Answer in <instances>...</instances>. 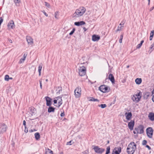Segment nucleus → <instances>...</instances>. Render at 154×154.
Returning <instances> with one entry per match:
<instances>
[{
    "instance_id": "obj_36",
    "label": "nucleus",
    "mask_w": 154,
    "mask_h": 154,
    "mask_svg": "<svg viewBox=\"0 0 154 154\" xmlns=\"http://www.w3.org/2000/svg\"><path fill=\"white\" fill-rule=\"evenodd\" d=\"M25 60V59L23 58H21L20 60L19 63H23Z\"/></svg>"
},
{
    "instance_id": "obj_25",
    "label": "nucleus",
    "mask_w": 154,
    "mask_h": 154,
    "mask_svg": "<svg viewBox=\"0 0 154 154\" xmlns=\"http://www.w3.org/2000/svg\"><path fill=\"white\" fill-rule=\"evenodd\" d=\"M55 108L52 106H50L48 108V112L49 113L54 112Z\"/></svg>"
},
{
    "instance_id": "obj_50",
    "label": "nucleus",
    "mask_w": 154,
    "mask_h": 154,
    "mask_svg": "<svg viewBox=\"0 0 154 154\" xmlns=\"http://www.w3.org/2000/svg\"><path fill=\"white\" fill-rule=\"evenodd\" d=\"M27 53H25L23 55V58L26 59L27 56Z\"/></svg>"
},
{
    "instance_id": "obj_54",
    "label": "nucleus",
    "mask_w": 154,
    "mask_h": 154,
    "mask_svg": "<svg viewBox=\"0 0 154 154\" xmlns=\"http://www.w3.org/2000/svg\"><path fill=\"white\" fill-rule=\"evenodd\" d=\"M146 148H148L149 150H150L151 149V148L149 146L146 145Z\"/></svg>"
},
{
    "instance_id": "obj_16",
    "label": "nucleus",
    "mask_w": 154,
    "mask_h": 154,
    "mask_svg": "<svg viewBox=\"0 0 154 154\" xmlns=\"http://www.w3.org/2000/svg\"><path fill=\"white\" fill-rule=\"evenodd\" d=\"M138 130L139 132V133L140 134H142L143 133V125H140L138 127Z\"/></svg>"
},
{
    "instance_id": "obj_45",
    "label": "nucleus",
    "mask_w": 154,
    "mask_h": 154,
    "mask_svg": "<svg viewBox=\"0 0 154 154\" xmlns=\"http://www.w3.org/2000/svg\"><path fill=\"white\" fill-rule=\"evenodd\" d=\"M154 30H152L151 32L150 36H152L153 37V35H154Z\"/></svg>"
},
{
    "instance_id": "obj_20",
    "label": "nucleus",
    "mask_w": 154,
    "mask_h": 154,
    "mask_svg": "<svg viewBox=\"0 0 154 154\" xmlns=\"http://www.w3.org/2000/svg\"><path fill=\"white\" fill-rule=\"evenodd\" d=\"M149 119L152 121H154V113H150L148 115Z\"/></svg>"
},
{
    "instance_id": "obj_18",
    "label": "nucleus",
    "mask_w": 154,
    "mask_h": 154,
    "mask_svg": "<svg viewBox=\"0 0 154 154\" xmlns=\"http://www.w3.org/2000/svg\"><path fill=\"white\" fill-rule=\"evenodd\" d=\"M125 115H126V119L127 120H130L132 116V113L131 112H128V113L126 112L125 114Z\"/></svg>"
},
{
    "instance_id": "obj_37",
    "label": "nucleus",
    "mask_w": 154,
    "mask_h": 154,
    "mask_svg": "<svg viewBox=\"0 0 154 154\" xmlns=\"http://www.w3.org/2000/svg\"><path fill=\"white\" fill-rule=\"evenodd\" d=\"M58 12L57 11L55 13L54 17L56 19H57L58 18Z\"/></svg>"
},
{
    "instance_id": "obj_53",
    "label": "nucleus",
    "mask_w": 154,
    "mask_h": 154,
    "mask_svg": "<svg viewBox=\"0 0 154 154\" xmlns=\"http://www.w3.org/2000/svg\"><path fill=\"white\" fill-rule=\"evenodd\" d=\"M23 124L24 127L26 126V122L25 120H23Z\"/></svg>"
},
{
    "instance_id": "obj_61",
    "label": "nucleus",
    "mask_w": 154,
    "mask_h": 154,
    "mask_svg": "<svg viewBox=\"0 0 154 154\" xmlns=\"http://www.w3.org/2000/svg\"><path fill=\"white\" fill-rule=\"evenodd\" d=\"M148 5H150V0H148Z\"/></svg>"
},
{
    "instance_id": "obj_1",
    "label": "nucleus",
    "mask_w": 154,
    "mask_h": 154,
    "mask_svg": "<svg viewBox=\"0 0 154 154\" xmlns=\"http://www.w3.org/2000/svg\"><path fill=\"white\" fill-rule=\"evenodd\" d=\"M86 9L83 7H82L76 10L72 15L73 17H78L82 16L85 11Z\"/></svg>"
},
{
    "instance_id": "obj_38",
    "label": "nucleus",
    "mask_w": 154,
    "mask_h": 154,
    "mask_svg": "<svg viewBox=\"0 0 154 154\" xmlns=\"http://www.w3.org/2000/svg\"><path fill=\"white\" fill-rule=\"evenodd\" d=\"M9 76L8 75H6L5 76V81H8L9 79Z\"/></svg>"
},
{
    "instance_id": "obj_31",
    "label": "nucleus",
    "mask_w": 154,
    "mask_h": 154,
    "mask_svg": "<svg viewBox=\"0 0 154 154\" xmlns=\"http://www.w3.org/2000/svg\"><path fill=\"white\" fill-rule=\"evenodd\" d=\"M89 101H99V100L97 99H95L93 97H92L91 99L89 100Z\"/></svg>"
},
{
    "instance_id": "obj_10",
    "label": "nucleus",
    "mask_w": 154,
    "mask_h": 154,
    "mask_svg": "<svg viewBox=\"0 0 154 154\" xmlns=\"http://www.w3.org/2000/svg\"><path fill=\"white\" fill-rule=\"evenodd\" d=\"M26 39L29 45H32L33 43V39L30 36H27Z\"/></svg>"
},
{
    "instance_id": "obj_15",
    "label": "nucleus",
    "mask_w": 154,
    "mask_h": 154,
    "mask_svg": "<svg viewBox=\"0 0 154 154\" xmlns=\"http://www.w3.org/2000/svg\"><path fill=\"white\" fill-rule=\"evenodd\" d=\"M62 97L59 96L56 97L57 101L58 102V107H59L62 104V99H61Z\"/></svg>"
},
{
    "instance_id": "obj_41",
    "label": "nucleus",
    "mask_w": 154,
    "mask_h": 154,
    "mask_svg": "<svg viewBox=\"0 0 154 154\" xmlns=\"http://www.w3.org/2000/svg\"><path fill=\"white\" fill-rule=\"evenodd\" d=\"M45 5L46 6H47L48 8H50V4L48 3H47V2H45Z\"/></svg>"
},
{
    "instance_id": "obj_24",
    "label": "nucleus",
    "mask_w": 154,
    "mask_h": 154,
    "mask_svg": "<svg viewBox=\"0 0 154 154\" xmlns=\"http://www.w3.org/2000/svg\"><path fill=\"white\" fill-rule=\"evenodd\" d=\"M57 94H60V92L62 91V88L60 87H58L57 88L56 90Z\"/></svg>"
},
{
    "instance_id": "obj_22",
    "label": "nucleus",
    "mask_w": 154,
    "mask_h": 154,
    "mask_svg": "<svg viewBox=\"0 0 154 154\" xmlns=\"http://www.w3.org/2000/svg\"><path fill=\"white\" fill-rule=\"evenodd\" d=\"M53 152L48 148L46 149L45 150V154H53Z\"/></svg>"
},
{
    "instance_id": "obj_8",
    "label": "nucleus",
    "mask_w": 154,
    "mask_h": 154,
    "mask_svg": "<svg viewBox=\"0 0 154 154\" xmlns=\"http://www.w3.org/2000/svg\"><path fill=\"white\" fill-rule=\"evenodd\" d=\"M7 125L4 123L1 124L0 126V133H3L5 132L7 130Z\"/></svg>"
},
{
    "instance_id": "obj_2",
    "label": "nucleus",
    "mask_w": 154,
    "mask_h": 154,
    "mask_svg": "<svg viewBox=\"0 0 154 154\" xmlns=\"http://www.w3.org/2000/svg\"><path fill=\"white\" fill-rule=\"evenodd\" d=\"M136 149V145L133 142H131L127 148V152L128 154H133Z\"/></svg>"
},
{
    "instance_id": "obj_60",
    "label": "nucleus",
    "mask_w": 154,
    "mask_h": 154,
    "mask_svg": "<svg viewBox=\"0 0 154 154\" xmlns=\"http://www.w3.org/2000/svg\"><path fill=\"white\" fill-rule=\"evenodd\" d=\"M125 21H122V22H121V23H122V25H123H123H124V23H125Z\"/></svg>"
},
{
    "instance_id": "obj_29",
    "label": "nucleus",
    "mask_w": 154,
    "mask_h": 154,
    "mask_svg": "<svg viewBox=\"0 0 154 154\" xmlns=\"http://www.w3.org/2000/svg\"><path fill=\"white\" fill-rule=\"evenodd\" d=\"M14 2L15 3L16 5L17 6H18L19 5V4L20 3V0H14Z\"/></svg>"
},
{
    "instance_id": "obj_43",
    "label": "nucleus",
    "mask_w": 154,
    "mask_h": 154,
    "mask_svg": "<svg viewBox=\"0 0 154 154\" xmlns=\"http://www.w3.org/2000/svg\"><path fill=\"white\" fill-rule=\"evenodd\" d=\"M39 82L40 84V88L42 89V79H41L39 80Z\"/></svg>"
},
{
    "instance_id": "obj_26",
    "label": "nucleus",
    "mask_w": 154,
    "mask_h": 154,
    "mask_svg": "<svg viewBox=\"0 0 154 154\" xmlns=\"http://www.w3.org/2000/svg\"><path fill=\"white\" fill-rule=\"evenodd\" d=\"M135 81L137 84H140L142 82V80L141 78H137L135 79Z\"/></svg>"
},
{
    "instance_id": "obj_11",
    "label": "nucleus",
    "mask_w": 154,
    "mask_h": 154,
    "mask_svg": "<svg viewBox=\"0 0 154 154\" xmlns=\"http://www.w3.org/2000/svg\"><path fill=\"white\" fill-rule=\"evenodd\" d=\"M134 121L131 120L130 122L128 123V128L131 130L133 129L134 126Z\"/></svg>"
},
{
    "instance_id": "obj_56",
    "label": "nucleus",
    "mask_w": 154,
    "mask_h": 154,
    "mask_svg": "<svg viewBox=\"0 0 154 154\" xmlns=\"http://www.w3.org/2000/svg\"><path fill=\"white\" fill-rule=\"evenodd\" d=\"M154 8V7H152V8H150V10H149V11H152V10H153V9Z\"/></svg>"
},
{
    "instance_id": "obj_46",
    "label": "nucleus",
    "mask_w": 154,
    "mask_h": 154,
    "mask_svg": "<svg viewBox=\"0 0 154 154\" xmlns=\"http://www.w3.org/2000/svg\"><path fill=\"white\" fill-rule=\"evenodd\" d=\"M25 127V130H24V132L26 133H27L28 132V128H26V126L24 127Z\"/></svg>"
},
{
    "instance_id": "obj_27",
    "label": "nucleus",
    "mask_w": 154,
    "mask_h": 154,
    "mask_svg": "<svg viewBox=\"0 0 154 154\" xmlns=\"http://www.w3.org/2000/svg\"><path fill=\"white\" fill-rule=\"evenodd\" d=\"M149 95L150 93L148 92H146L144 94L143 97L145 99H146L148 98V97L149 96Z\"/></svg>"
},
{
    "instance_id": "obj_64",
    "label": "nucleus",
    "mask_w": 154,
    "mask_h": 154,
    "mask_svg": "<svg viewBox=\"0 0 154 154\" xmlns=\"http://www.w3.org/2000/svg\"><path fill=\"white\" fill-rule=\"evenodd\" d=\"M39 72V75L40 76L41 75V72Z\"/></svg>"
},
{
    "instance_id": "obj_40",
    "label": "nucleus",
    "mask_w": 154,
    "mask_h": 154,
    "mask_svg": "<svg viewBox=\"0 0 154 154\" xmlns=\"http://www.w3.org/2000/svg\"><path fill=\"white\" fill-rule=\"evenodd\" d=\"M75 31V29L74 28L73 29L72 31H71V32L69 33V35H71L72 34H73V33H74Z\"/></svg>"
},
{
    "instance_id": "obj_9",
    "label": "nucleus",
    "mask_w": 154,
    "mask_h": 154,
    "mask_svg": "<svg viewBox=\"0 0 154 154\" xmlns=\"http://www.w3.org/2000/svg\"><path fill=\"white\" fill-rule=\"evenodd\" d=\"M146 133L147 136L149 138L152 137L153 135V130L152 128L149 127L147 128Z\"/></svg>"
},
{
    "instance_id": "obj_14",
    "label": "nucleus",
    "mask_w": 154,
    "mask_h": 154,
    "mask_svg": "<svg viewBox=\"0 0 154 154\" xmlns=\"http://www.w3.org/2000/svg\"><path fill=\"white\" fill-rule=\"evenodd\" d=\"M8 26L9 28L13 29L15 27V25L14 21L12 20L10 21L8 24Z\"/></svg>"
},
{
    "instance_id": "obj_39",
    "label": "nucleus",
    "mask_w": 154,
    "mask_h": 154,
    "mask_svg": "<svg viewBox=\"0 0 154 154\" xmlns=\"http://www.w3.org/2000/svg\"><path fill=\"white\" fill-rule=\"evenodd\" d=\"M123 37V35H120V38L119 39V42L120 43H121L122 42V40Z\"/></svg>"
},
{
    "instance_id": "obj_63",
    "label": "nucleus",
    "mask_w": 154,
    "mask_h": 154,
    "mask_svg": "<svg viewBox=\"0 0 154 154\" xmlns=\"http://www.w3.org/2000/svg\"><path fill=\"white\" fill-rule=\"evenodd\" d=\"M83 29L85 31H86L87 30L86 28L85 27L83 28Z\"/></svg>"
},
{
    "instance_id": "obj_44",
    "label": "nucleus",
    "mask_w": 154,
    "mask_h": 154,
    "mask_svg": "<svg viewBox=\"0 0 154 154\" xmlns=\"http://www.w3.org/2000/svg\"><path fill=\"white\" fill-rule=\"evenodd\" d=\"M134 130L136 132H137V134H138L139 133V130H138V128H135V129H134Z\"/></svg>"
},
{
    "instance_id": "obj_48",
    "label": "nucleus",
    "mask_w": 154,
    "mask_h": 154,
    "mask_svg": "<svg viewBox=\"0 0 154 154\" xmlns=\"http://www.w3.org/2000/svg\"><path fill=\"white\" fill-rule=\"evenodd\" d=\"M37 131L36 130L34 129H31L29 131V132H32L34 131Z\"/></svg>"
},
{
    "instance_id": "obj_33",
    "label": "nucleus",
    "mask_w": 154,
    "mask_h": 154,
    "mask_svg": "<svg viewBox=\"0 0 154 154\" xmlns=\"http://www.w3.org/2000/svg\"><path fill=\"white\" fill-rule=\"evenodd\" d=\"M30 111L31 112V115L32 116L33 114L35 112V109L34 108H32L30 109Z\"/></svg>"
},
{
    "instance_id": "obj_34",
    "label": "nucleus",
    "mask_w": 154,
    "mask_h": 154,
    "mask_svg": "<svg viewBox=\"0 0 154 154\" xmlns=\"http://www.w3.org/2000/svg\"><path fill=\"white\" fill-rule=\"evenodd\" d=\"M98 106L99 107H100L102 108H104L106 107V105L105 104H101V105H98Z\"/></svg>"
},
{
    "instance_id": "obj_3",
    "label": "nucleus",
    "mask_w": 154,
    "mask_h": 154,
    "mask_svg": "<svg viewBox=\"0 0 154 154\" xmlns=\"http://www.w3.org/2000/svg\"><path fill=\"white\" fill-rule=\"evenodd\" d=\"M141 93L140 91L138 93L133 95L132 97V99L134 102H138L141 97Z\"/></svg>"
},
{
    "instance_id": "obj_59",
    "label": "nucleus",
    "mask_w": 154,
    "mask_h": 154,
    "mask_svg": "<svg viewBox=\"0 0 154 154\" xmlns=\"http://www.w3.org/2000/svg\"><path fill=\"white\" fill-rule=\"evenodd\" d=\"M154 46V43L151 45V47H150V48H152Z\"/></svg>"
},
{
    "instance_id": "obj_13",
    "label": "nucleus",
    "mask_w": 154,
    "mask_h": 154,
    "mask_svg": "<svg viewBox=\"0 0 154 154\" xmlns=\"http://www.w3.org/2000/svg\"><path fill=\"white\" fill-rule=\"evenodd\" d=\"M100 38V37L98 35H93L92 36V40L93 41H98Z\"/></svg>"
},
{
    "instance_id": "obj_4",
    "label": "nucleus",
    "mask_w": 154,
    "mask_h": 154,
    "mask_svg": "<svg viewBox=\"0 0 154 154\" xmlns=\"http://www.w3.org/2000/svg\"><path fill=\"white\" fill-rule=\"evenodd\" d=\"M99 90L102 92L106 93L108 92L110 90L108 87L105 85H102L100 86L99 88Z\"/></svg>"
},
{
    "instance_id": "obj_57",
    "label": "nucleus",
    "mask_w": 154,
    "mask_h": 154,
    "mask_svg": "<svg viewBox=\"0 0 154 154\" xmlns=\"http://www.w3.org/2000/svg\"><path fill=\"white\" fill-rule=\"evenodd\" d=\"M57 100H54V103H57Z\"/></svg>"
},
{
    "instance_id": "obj_21",
    "label": "nucleus",
    "mask_w": 154,
    "mask_h": 154,
    "mask_svg": "<svg viewBox=\"0 0 154 154\" xmlns=\"http://www.w3.org/2000/svg\"><path fill=\"white\" fill-rule=\"evenodd\" d=\"M85 23L83 21H81L80 22H75L74 24L77 26H80L85 24Z\"/></svg>"
},
{
    "instance_id": "obj_58",
    "label": "nucleus",
    "mask_w": 154,
    "mask_h": 154,
    "mask_svg": "<svg viewBox=\"0 0 154 154\" xmlns=\"http://www.w3.org/2000/svg\"><path fill=\"white\" fill-rule=\"evenodd\" d=\"M153 37V36H150V37H149L150 40H152V39Z\"/></svg>"
},
{
    "instance_id": "obj_23",
    "label": "nucleus",
    "mask_w": 154,
    "mask_h": 154,
    "mask_svg": "<svg viewBox=\"0 0 154 154\" xmlns=\"http://www.w3.org/2000/svg\"><path fill=\"white\" fill-rule=\"evenodd\" d=\"M35 137L36 140H38L40 137L39 133L38 132H37L35 133Z\"/></svg>"
},
{
    "instance_id": "obj_51",
    "label": "nucleus",
    "mask_w": 154,
    "mask_h": 154,
    "mask_svg": "<svg viewBox=\"0 0 154 154\" xmlns=\"http://www.w3.org/2000/svg\"><path fill=\"white\" fill-rule=\"evenodd\" d=\"M3 21V19L1 17L0 18V24L1 25V23H2Z\"/></svg>"
},
{
    "instance_id": "obj_55",
    "label": "nucleus",
    "mask_w": 154,
    "mask_h": 154,
    "mask_svg": "<svg viewBox=\"0 0 154 154\" xmlns=\"http://www.w3.org/2000/svg\"><path fill=\"white\" fill-rule=\"evenodd\" d=\"M64 116V112L60 114V116H61V117L63 116Z\"/></svg>"
},
{
    "instance_id": "obj_42",
    "label": "nucleus",
    "mask_w": 154,
    "mask_h": 154,
    "mask_svg": "<svg viewBox=\"0 0 154 154\" xmlns=\"http://www.w3.org/2000/svg\"><path fill=\"white\" fill-rule=\"evenodd\" d=\"M147 143V141L145 140H144L142 142V145H145Z\"/></svg>"
},
{
    "instance_id": "obj_35",
    "label": "nucleus",
    "mask_w": 154,
    "mask_h": 154,
    "mask_svg": "<svg viewBox=\"0 0 154 154\" xmlns=\"http://www.w3.org/2000/svg\"><path fill=\"white\" fill-rule=\"evenodd\" d=\"M42 63H41L40 64L39 66L38 67V72H41L42 69Z\"/></svg>"
},
{
    "instance_id": "obj_32",
    "label": "nucleus",
    "mask_w": 154,
    "mask_h": 154,
    "mask_svg": "<svg viewBox=\"0 0 154 154\" xmlns=\"http://www.w3.org/2000/svg\"><path fill=\"white\" fill-rule=\"evenodd\" d=\"M110 147L108 146L106 148V152L105 154H109L110 153Z\"/></svg>"
},
{
    "instance_id": "obj_6",
    "label": "nucleus",
    "mask_w": 154,
    "mask_h": 154,
    "mask_svg": "<svg viewBox=\"0 0 154 154\" xmlns=\"http://www.w3.org/2000/svg\"><path fill=\"white\" fill-rule=\"evenodd\" d=\"M74 92L76 98H78L79 97L81 94V88L79 87H78L75 89Z\"/></svg>"
},
{
    "instance_id": "obj_62",
    "label": "nucleus",
    "mask_w": 154,
    "mask_h": 154,
    "mask_svg": "<svg viewBox=\"0 0 154 154\" xmlns=\"http://www.w3.org/2000/svg\"><path fill=\"white\" fill-rule=\"evenodd\" d=\"M133 133L134 134H138L137 133V132H136L135 131V130H134V131H133Z\"/></svg>"
},
{
    "instance_id": "obj_7",
    "label": "nucleus",
    "mask_w": 154,
    "mask_h": 154,
    "mask_svg": "<svg viewBox=\"0 0 154 154\" xmlns=\"http://www.w3.org/2000/svg\"><path fill=\"white\" fill-rule=\"evenodd\" d=\"M93 149L96 152L99 154H101L105 151V149L100 148L98 146H95Z\"/></svg>"
},
{
    "instance_id": "obj_17",
    "label": "nucleus",
    "mask_w": 154,
    "mask_h": 154,
    "mask_svg": "<svg viewBox=\"0 0 154 154\" xmlns=\"http://www.w3.org/2000/svg\"><path fill=\"white\" fill-rule=\"evenodd\" d=\"M46 101V105L47 106H49L51 105V99L48 97H45Z\"/></svg>"
},
{
    "instance_id": "obj_12",
    "label": "nucleus",
    "mask_w": 154,
    "mask_h": 154,
    "mask_svg": "<svg viewBox=\"0 0 154 154\" xmlns=\"http://www.w3.org/2000/svg\"><path fill=\"white\" fill-rule=\"evenodd\" d=\"M121 149L120 147H116L113 152L112 154H119L121 152Z\"/></svg>"
},
{
    "instance_id": "obj_49",
    "label": "nucleus",
    "mask_w": 154,
    "mask_h": 154,
    "mask_svg": "<svg viewBox=\"0 0 154 154\" xmlns=\"http://www.w3.org/2000/svg\"><path fill=\"white\" fill-rule=\"evenodd\" d=\"M72 141L71 140L69 142H67L66 143V145H71L72 144L71 142Z\"/></svg>"
},
{
    "instance_id": "obj_30",
    "label": "nucleus",
    "mask_w": 154,
    "mask_h": 154,
    "mask_svg": "<svg viewBox=\"0 0 154 154\" xmlns=\"http://www.w3.org/2000/svg\"><path fill=\"white\" fill-rule=\"evenodd\" d=\"M123 27H124L123 26H119L118 27L116 31V32H117L118 31H120L122 30V29H123Z\"/></svg>"
},
{
    "instance_id": "obj_19",
    "label": "nucleus",
    "mask_w": 154,
    "mask_h": 154,
    "mask_svg": "<svg viewBox=\"0 0 154 154\" xmlns=\"http://www.w3.org/2000/svg\"><path fill=\"white\" fill-rule=\"evenodd\" d=\"M109 79L110 80V81L111 82L113 83L115 82V79L114 76L113 75L111 74H110L108 77Z\"/></svg>"
},
{
    "instance_id": "obj_47",
    "label": "nucleus",
    "mask_w": 154,
    "mask_h": 154,
    "mask_svg": "<svg viewBox=\"0 0 154 154\" xmlns=\"http://www.w3.org/2000/svg\"><path fill=\"white\" fill-rule=\"evenodd\" d=\"M152 93L153 94H154V90L152 91ZM152 101L153 102H154V94L152 96Z\"/></svg>"
},
{
    "instance_id": "obj_5",
    "label": "nucleus",
    "mask_w": 154,
    "mask_h": 154,
    "mask_svg": "<svg viewBox=\"0 0 154 154\" xmlns=\"http://www.w3.org/2000/svg\"><path fill=\"white\" fill-rule=\"evenodd\" d=\"M86 72V68L84 66L80 67L79 69V74L80 76H83L85 75Z\"/></svg>"
},
{
    "instance_id": "obj_52",
    "label": "nucleus",
    "mask_w": 154,
    "mask_h": 154,
    "mask_svg": "<svg viewBox=\"0 0 154 154\" xmlns=\"http://www.w3.org/2000/svg\"><path fill=\"white\" fill-rule=\"evenodd\" d=\"M42 11L43 13L45 15V16H46V17L48 16V14H47V13L45 11Z\"/></svg>"
},
{
    "instance_id": "obj_28",
    "label": "nucleus",
    "mask_w": 154,
    "mask_h": 154,
    "mask_svg": "<svg viewBox=\"0 0 154 154\" xmlns=\"http://www.w3.org/2000/svg\"><path fill=\"white\" fill-rule=\"evenodd\" d=\"M144 42V41L143 40H142L141 42H140V43L138 44L137 46V47H136V48H140V47H141L143 43Z\"/></svg>"
}]
</instances>
